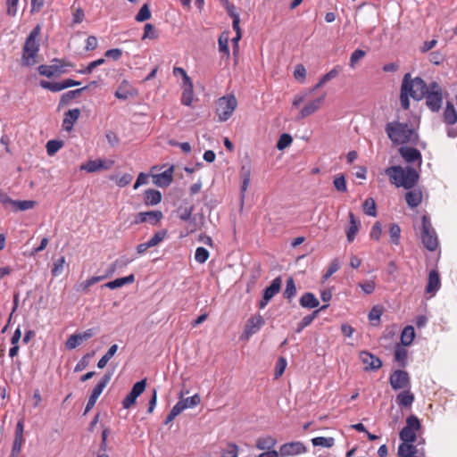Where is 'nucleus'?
<instances>
[{"label":"nucleus","instance_id":"nucleus-1","mask_svg":"<svg viewBox=\"0 0 457 457\" xmlns=\"http://www.w3.org/2000/svg\"><path fill=\"white\" fill-rule=\"evenodd\" d=\"M385 174L388 176L391 184L407 190L414 187L420 179L419 172L410 165L405 168L400 165L390 166L386 169Z\"/></svg>","mask_w":457,"mask_h":457},{"label":"nucleus","instance_id":"nucleus-2","mask_svg":"<svg viewBox=\"0 0 457 457\" xmlns=\"http://www.w3.org/2000/svg\"><path fill=\"white\" fill-rule=\"evenodd\" d=\"M385 130L388 138L394 144H408L411 143L416 145L419 139L418 133L414 129L409 126L406 122H388L385 127Z\"/></svg>","mask_w":457,"mask_h":457},{"label":"nucleus","instance_id":"nucleus-3","mask_svg":"<svg viewBox=\"0 0 457 457\" xmlns=\"http://www.w3.org/2000/svg\"><path fill=\"white\" fill-rule=\"evenodd\" d=\"M420 237L424 247L430 251H436L438 245V237L435 228L432 226L431 220L428 214L421 218V228Z\"/></svg>","mask_w":457,"mask_h":457},{"label":"nucleus","instance_id":"nucleus-4","mask_svg":"<svg viewBox=\"0 0 457 457\" xmlns=\"http://www.w3.org/2000/svg\"><path fill=\"white\" fill-rule=\"evenodd\" d=\"M402 83H406L407 87L411 89L410 96L415 101L422 100L429 87V84H427L422 78L411 79V73L403 76Z\"/></svg>","mask_w":457,"mask_h":457},{"label":"nucleus","instance_id":"nucleus-5","mask_svg":"<svg viewBox=\"0 0 457 457\" xmlns=\"http://www.w3.org/2000/svg\"><path fill=\"white\" fill-rule=\"evenodd\" d=\"M426 99V106L432 112H438L442 108L443 104V88L436 81H432L429 83V87L426 96H424Z\"/></svg>","mask_w":457,"mask_h":457},{"label":"nucleus","instance_id":"nucleus-6","mask_svg":"<svg viewBox=\"0 0 457 457\" xmlns=\"http://www.w3.org/2000/svg\"><path fill=\"white\" fill-rule=\"evenodd\" d=\"M237 101L234 95H228L219 98L216 104V114L219 117V121L228 120L237 108Z\"/></svg>","mask_w":457,"mask_h":457},{"label":"nucleus","instance_id":"nucleus-7","mask_svg":"<svg viewBox=\"0 0 457 457\" xmlns=\"http://www.w3.org/2000/svg\"><path fill=\"white\" fill-rule=\"evenodd\" d=\"M421 428L419 418L411 414L406 419V425L399 433V437L403 443H414L417 439L416 432Z\"/></svg>","mask_w":457,"mask_h":457},{"label":"nucleus","instance_id":"nucleus-8","mask_svg":"<svg viewBox=\"0 0 457 457\" xmlns=\"http://www.w3.org/2000/svg\"><path fill=\"white\" fill-rule=\"evenodd\" d=\"M40 45L37 39L26 38L21 54V65L32 66L37 62L36 57L39 51Z\"/></svg>","mask_w":457,"mask_h":457},{"label":"nucleus","instance_id":"nucleus-9","mask_svg":"<svg viewBox=\"0 0 457 457\" xmlns=\"http://www.w3.org/2000/svg\"><path fill=\"white\" fill-rule=\"evenodd\" d=\"M52 62H54V64L51 65H46L41 64L37 67L38 73L41 76H45L46 78H52L54 75L58 74H63L65 73V70L63 69L64 66H72L71 62H65L64 60L54 58L52 60Z\"/></svg>","mask_w":457,"mask_h":457},{"label":"nucleus","instance_id":"nucleus-10","mask_svg":"<svg viewBox=\"0 0 457 457\" xmlns=\"http://www.w3.org/2000/svg\"><path fill=\"white\" fill-rule=\"evenodd\" d=\"M391 387L395 390L411 388V378L409 373L403 370H395L389 378Z\"/></svg>","mask_w":457,"mask_h":457},{"label":"nucleus","instance_id":"nucleus-11","mask_svg":"<svg viewBox=\"0 0 457 457\" xmlns=\"http://www.w3.org/2000/svg\"><path fill=\"white\" fill-rule=\"evenodd\" d=\"M111 378H112V373L110 371H108L102 377L100 381L94 387V389L88 398L87 403L86 405V408L84 411V415L87 414L95 406L98 397L100 396V395L102 394V392L104 391V389L105 388L107 384L110 382Z\"/></svg>","mask_w":457,"mask_h":457},{"label":"nucleus","instance_id":"nucleus-12","mask_svg":"<svg viewBox=\"0 0 457 457\" xmlns=\"http://www.w3.org/2000/svg\"><path fill=\"white\" fill-rule=\"evenodd\" d=\"M264 324L265 320L261 314L251 317L247 320L240 338L242 340H248L253 335L256 334Z\"/></svg>","mask_w":457,"mask_h":457},{"label":"nucleus","instance_id":"nucleus-13","mask_svg":"<svg viewBox=\"0 0 457 457\" xmlns=\"http://www.w3.org/2000/svg\"><path fill=\"white\" fill-rule=\"evenodd\" d=\"M163 219V213L160 210L140 212L136 214L134 224L149 223L152 226L158 225Z\"/></svg>","mask_w":457,"mask_h":457},{"label":"nucleus","instance_id":"nucleus-14","mask_svg":"<svg viewBox=\"0 0 457 457\" xmlns=\"http://www.w3.org/2000/svg\"><path fill=\"white\" fill-rule=\"evenodd\" d=\"M280 457L297 456L307 452V447L303 442L294 441L283 444L280 448Z\"/></svg>","mask_w":457,"mask_h":457},{"label":"nucleus","instance_id":"nucleus-15","mask_svg":"<svg viewBox=\"0 0 457 457\" xmlns=\"http://www.w3.org/2000/svg\"><path fill=\"white\" fill-rule=\"evenodd\" d=\"M146 387V378L141 379L134 384L132 389L122 401V406L124 409H129L134 405L139 395L143 394Z\"/></svg>","mask_w":457,"mask_h":457},{"label":"nucleus","instance_id":"nucleus-16","mask_svg":"<svg viewBox=\"0 0 457 457\" xmlns=\"http://www.w3.org/2000/svg\"><path fill=\"white\" fill-rule=\"evenodd\" d=\"M359 355L361 362L365 365V371L378 370L382 367V361L373 353L368 351H361Z\"/></svg>","mask_w":457,"mask_h":457},{"label":"nucleus","instance_id":"nucleus-17","mask_svg":"<svg viewBox=\"0 0 457 457\" xmlns=\"http://www.w3.org/2000/svg\"><path fill=\"white\" fill-rule=\"evenodd\" d=\"M399 154L402 158L408 163L418 162L419 166H420L422 163L421 153L414 147L401 146L399 148Z\"/></svg>","mask_w":457,"mask_h":457},{"label":"nucleus","instance_id":"nucleus-18","mask_svg":"<svg viewBox=\"0 0 457 457\" xmlns=\"http://www.w3.org/2000/svg\"><path fill=\"white\" fill-rule=\"evenodd\" d=\"M325 101V96L315 98L314 100L309 102L300 111L297 120L304 119L315 112H317Z\"/></svg>","mask_w":457,"mask_h":457},{"label":"nucleus","instance_id":"nucleus-19","mask_svg":"<svg viewBox=\"0 0 457 457\" xmlns=\"http://www.w3.org/2000/svg\"><path fill=\"white\" fill-rule=\"evenodd\" d=\"M251 171H252L251 161L247 160L242 164L241 169H240V178H241L240 191L243 195H245V193L247 190V187L249 186L250 179H251Z\"/></svg>","mask_w":457,"mask_h":457},{"label":"nucleus","instance_id":"nucleus-20","mask_svg":"<svg viewBox=\"0 0 457 457\" xmlns=\"http://www.w3.org/2000/svg\"><path fill=\"white\" fill-rule=\"evenodd\" d=\"M154 183L161 187L170 186L173 180V166L170 167L162 173L154 175Z\"/></svg>","mask_w":457,"mask_h":457},{"label":"nucleus","instance_id":"nucleus-21","mask_svg":"<svg viewBox=\"0 0 457 457\" xmlns=\"http://www.w3.org/2000/svg\"><path fill=\"white\" fill-rule=\"evenodd\" d=\"M162 198V193L154 188L145 190L143 194L144 204L146 206H154L161 203Z\"/></svg>","mask_w":457,"mask_h":457},{"label":"nucleus","instance_id":"nucleus-22","mask_svg":"<svg viewBox=\"0 0 457 457\" xmlns=\"http://www.w3.org/2000/svg\"><path fill=\"white\" fill-rule=\"evenodd\" d=\"M441 287L440 276L437 270H432L428 274V284L426 286L427 294H435Z\"/></svg>","mask_w":457,"mask_h":457},{"label":"nucleus","instance_id":"nucleus-23","mask_svg":"<svg viewBox=\"0 0 457 457\" xmlns=\"http://www.w3.org/2000/svg\"><path fill=\"white\" fill-rule=\"evenodd\" d=\"M80 115V110L79 108L69 110L64 113V119L62 121V128L66 131H71L73 129L74 122L79 119Z\"/></svg>","mask_w":457,"mask_h":457},{"label":"nucleus","instance_id":"nucleus-24","mask_svg":"<svg viewBox=\"0 0 457 457\" xmlns=\"http://www.w3.org/2000/svg\"><path fill=\"white\" fill-rule=\"evenodd\" d=\"M415 401V395L410 388L400 392L396 395V403L402 408H410Z\"/></svg>","mask_w":457,"mask_h":457},{"label":"nucleus","instance_id":"nucleus-25","mask_svg":"<svg viewBox=\"0 0 457 457\" xmlns=\"http://www.w3.org/2000/svg\"><path fill=\"white\" fill-rule=\"evenodd\" d=\"M443 121L447 126H453L457 122V111L452 102L447 101L443 112Z\"/></svg>","mask_w":457,"mask_h":457},{"label":"nucleus","instance_id":"nucleus-26","mask_svg":"<svg viewBox=\"0 0 457 457\" xmlns=\"http://www.w3.org/2000/svg\"><path fill=\"white\" fill-rule=\"evenodd\" d=\"M419 449L413 443H402L398 446V457H418Z\"/></svg>","mask_w":457,"mask_h":457},{"label":"nucleus","instance_id":"nucleus-27","mask_svg":"<svg viewBox=\"0 0 457 457\" xmlns=\"http://www.w3.org/2000/svg\"><path fill=\"white\" fill-rule=\"evenodd\" d=\"M137 95L135 88L126 80H124L119 88L116 90V98L119 99H129Z\"/></svg>","mask_w":457,"mask_h":457},{"label":"nucleus","instance_id":"nucleus-28","mask_svg":"<svg viewBox=\"0 0 457 457\" xmlns=\"http://www.w3.org/2000/svg\"><path fill=\"white\" fill-rule=\"evenodd\" d=\"M299 303L303 308L314 309L320 305V301L312 292H305L299 299Z\"/></svg>","mask_w":457,"mask_h":457},{"label":"nucleus","instance_id":"nucleus-29","mask_svg":"<svg viewBox=\"0 0 457 457\" xmlns=\"http://www.w3.org/2000/svg\"><path fill=\"white\" fill-rule=\"evenodd\" d=\"M281 286H282L281 277L275 278L271 281L270 285L269 287H265L262 292V295L265 296V300L267 298L271 300L273 298V296L280 291Z\"/></svg>","mask_w":457,"mask_h":457},{"label":"nucleus","instance_id":"nucleus-30","mask_svg":"<svg viewBox=\"0 0 457 457\" xmlns=\"http://www.w3.org/2000/svg\"><path fill=\"white\" fill-rule=\"evenodd\" d=\"M350 226L346 230L347 241L349 243L354 240L355 235L359 230L360 222L356 220L355 215L353 212H349L348 214Z\"/></svg>","mask_w":457,"mask_h":457},{"label":"nucleus","instance_id":"nucleus-31","mask_svg":"<svg viewBox=\"0 0 457 457\" xmlns=\"http://www.w3.org/2000/svg\"><path fill=\"white\" fill-rule=\"evenodd\" d=\"M277 443L278 441L275 437L271 436H267L263 437H259L256 440L255 447L262 451L273 450Z\"/></svg>","mask_w":457,"mask_h":457},{"label":"nucleus","instance_id":"nucleus-32","mask_svg":"<svg viewBox=\"0 0 457 457\" xmlns=\"http://www.w3.org/2000/svg\"><path fill=\"white\" fill-rule=\"evenodd\" d=\"M88 88V86H85L83 87L75 89V90H70L61 96L60 102H59V108L62 106H64L69 104V102L78 96H79L82 92L87 90Z\"/></svg>","mask_w":457,"mask_h":457},{"label":"nucleus","instance_id":"nucleus-33","mask_svg":"<svg viewBox=\"0 0 457 457\" xmlns=\"http://www.w3.org/2000/svg\"><path fill=\"white\" fill-rule=\"evenodd\" d=\"M405 200L411 208H415L422 202V193L419 189L408 191L405 194Z\"/></svg>","mask_w":457,"mask_h":457},{"label":"nucleus","instance_id":"nucleus-34","mask_svg":"<svg viewBox=\"0 0 457 457\" xmlns=\"http://www.w3.org/2000/svg\"><path fill=\"white\" fill-rule=\"evenodd\" d=\"M195 209V206L194 205H191L189 207H182L180 206L178 210L179 212V218L181 220H184V221H190V223H193V228H191V232H193L195 230V218H192V212Z\"/></svg>","mask_w":457,"mask_h":457},{"label":"nucleus","instance_id":"nucleus-35","mask_svg":"<svg viewBox=\"0 0 457 457\" xmlns=\"http://www.w3.org/2000/svg\"><path fill=\"white\" fill-rule=\"evenodd\" d=\"M228 35L226 32H222L220 36L219 37V51L221 54L222 59H228L229 58V47H228Z\"/></svg>","mask_w":457,"mask_h":457},{"label":"nucleus","instance_id":"nucleus-36","mask_svg":"<svg viewBox=\"0 0 457 457\" xmlns=\"http://www.w3.org/2000/svg\"><path fill=\"white\" fill-rule=\"evenodd\" d=\"M415 338L414 328L411 325L406 326L401 334V345L403 346H409L412 344Z\"/></svg>","mask_w":457,"mask_h":457},{"label":"nucleus","instance_id":"nucleus-37","mask_svg":"<svg viewBox=\"0 0 457 457\" xmlns=\"http://www.w3.org/2000/svg\"><path fill=\"white\" fill-rule=\"evenodd\" d=\"M408 352L401 345L397 344L395 348V360L398 362L401 368H405L407 365Z\"/></svg>","mask_w":457,"mask_h":457},{"label":"nucleus","instance_id":"nucleus-38","mask_svg":"<svg viewBox=\"0 0 457 457\" xmlns=\"http://www.w3.org/2000/svg\"><path fill=\"white\" fill-rule=\"evenodd\" d=\"M296 286L292 277H289L287 280L286 289L283 293L284 297L290 303L296 295Z\"/></svg>","mask_w":457,"mask_h":457},{"label":"nucleus","instance_id":"nucleus-39","mask_svg":"<svg viewBox=\"0 0 457 457\" xmlns=\"http://www.w3.org/2000/svg\"><path fill=\"white\" fill-rule=\"evenodd\" d=\"M183 391L179 394V402L182 403L186 409L194 408L201 403V398L198 394H195L193 396L183 398Z\"/></svg>","mask_w":457,"mask_h":457},{"label":"nucleus","instance_id":"nucleus-40","mask_svg":"<svg viewBox=\"0 0 457 457\" xmlns=\"http://www.w3.org/2000/svg\"><path fill=\"white\" fill-rule=\"evenodd\" d=\"M410 88L407 87L406 83H402L400 91L401 106L404 110L410 109Z\"/></svg>","mask_w":457,"mask_h":457},{"label":"nucleus","instance_id":"nucleus-41","mask_svg":"<svg viewBox=\"0 0 457 457\" xmlns=\"http://www.w3.org/2000/svg\"><path fill=\"white\" fill-rule=\"evenodd\" d=\"M312 443L313 446L330 448L334 445L335 439L333 437L317 436L312 439Z\"/></svg>","mask_w":457,"mask_h":457},{"label":"nucleus","instance_id":"nucleus-42","mask_svg":"<svg viewBox=\"0 0 457 457\" xmlns=\"http://www.w3.org/2000/svg\"><path fill=\"white\" fill-rule=\"evenodd\" d=\"M63 146V141L52 139L46 143V153L48 155H54Z\"/></svg>","mask_w":457,"mask_h":457},{"label":"nucleus","instance_id":"nucleus-43","mask_svg":"<svg viewBox=\"0 0 457 457\" xmlns=\"http://www.w3.org/2000/svg\"><path fill=\"white\" fill-rule=\"evenodd\" d=\"M167 230L166 229H161L154 233V235L145 243L148 245L149 248L154 247L160 244L166 237H167Z\"/></svg>","mask_w":457,"mask_h":457},{"label":"nucleus","instance_id":"nucleus-44","mask_svg":"<svg viewBox=\"0 0 457 457\" xmlns=\"http://www.w3.org/2000/svg\"><path fill=\"white\" fill-rule=\"evenodd\" d=\"M362 208L366 215L371 217L377 216L376 203L373 198H367L362 204Z\"/></svg>","mask_w":457,"mask_h":457},{"label":"nucleus","instance_id":"nucleus-45","mask_svg":"<svg viewBox=\"0 0 457 457\" xmlns=\"http://www.w3.org/2000/svg\"><path fill=\"white\" fill-rule=\"evenodd\" d=\"M95 355V351H92L91 353H86L82 358L78 361L74 368L75 372H79L84 370L90 362L91 358Z\"/></svg>","mask_w":457,"mask_h":457},{"label":"nucleus","instance_id":"nucleus-46","mask_svg":"<svg viewBox=\"0 0 457 457\" xmlns=\"http://www.w3.org/2000/svg\"><path fill=\"white\" fill-rule=\"evenodd\" d=\"M317 318V312H312L311 314L304 316L302 320L297 324L296 333H301L306 327Z\"/></svg>","mask_w":457,"mask_h":457},{"label":"nucleus","instance_id":"nucleus-47","mask_svg":"<svg viewBox=\"0 0 457 457\" xmlns=\"http://www.w3.org/2000/svg\"><path fill=\"white\" fill-rule=\"evenodd\" d=\"M36 205V202L32 200H16L12 212L27 211L32 209Z\"/></svg>","mask_w":457,"mask_h":457},{"label":"nucleus","instance_id":"nucleus-48","mask_svg":"<svg viewBox=\"0 0 457 457\" xmlns=\"http://www.w3.org/2000/svg\"><path fill=\"white\" fill-rule=\"evenodd\" d=\"M113 270H114V263H112L109 266L107 273L104 276H96V277H92V278L87 279L84 282V288H88L89 287L95 285L96 283L103 280L104 278L109 276L110 272H112Z\"/></svg>","mask_w":457,"mask_h":457},{"label":"nucleus","instance_id":"nucleus-49","mask_svg":"<svg viewBox=\"0 0 457 457\" xmlns=\"http://www.w3.org/2000/svg\"><path fill=\"white\" fill-rule=\"evenodd\" d=\"M292 141H293V138L290 134L283 133L279 137L276 146L278 150L282 151V150L286 149L287 147H288L292 144Z\"/></svg>","mask_w":457,"mask_h":457},{"label":"nucleus","instance_id":"nucleus-50","mask_svg":"<svg viewBox=\"0 0 457 457\" xmlns=\"http://www.w3.org/2000/svg\"><path fill=\"white\" fill-rule=\"evenodd\" d=\"M209 256H210V253L206 248H204L203 246H199L196 248L195 253V260L198 263H200V264L204 263L208 260Z\"/></svg>","mask_w":457,"mask_h":457},{"label":"nucleus","instance_id":"nucleus-51","mask_svg":"<svg viewBox=\"0 0 457 457\" xmlns=\"http://www.w3.org/2000/svg\"><path fill=\"white\" fill-rule=\"evenodd\" d=\"M158 37V32L154 26L151 23H146L144 26V34L142 36V40L149 38V39H156Z\"/></svg>","mask_w":457,"mask_h":457},{"label":"nucleus","instance_id":"nucleus-52","mask_svg":"<svg viewBox=\"0 0 457 457\" xmlns=\"http://www.w3.org/2000/svg\"><path fill=\"white\" fill-rule=\"evenodd\" d=\"M151 17V12L147 4H143L139 12L137 13L135 19L137 21L142 22L149 20Z\"/></svg>","mask_w":457,"mask_h":457},{"label":"nucleus","instance_id":"nucleus-53","mask_svg":"<svg viewBox=\"0 0 457 457\" xmlns=\"http://www.w3.org/2000/svg\"><path fill=\"white\" fill-rule=\"evenodd\" d=\"M389 234H390L391 242L397 245L399 244L400 234H401L400 226L396 223H392L390 226V228H389Z\"/></svg>","mask_w":457,"mask_h":457},{"label":"nucleus","instance_id":"nucleus-54","mask_svg":"<svg viewBox=\"0 0 457 457\" xmlns=\"http://www.w3.org/2000/svg\"><path fill=\"white\" fill-rule=\"evenodd\" d=\"M39 85L45 88L48 89L52 92H59L63 90L62 82H50L46 80H40Z\"/></svg>","mask_w":457,"mask_h":457},{"label":"nucleus","instance_id":"nucleus-55","mask_svg":"<svg viewBox=\"0 0 457 457\" xmlns=\"http://www.w3.org/2000/svg\"><path fill=\"white\" fill-rule=\"evenodd\" d=\"M238 446L234 443L228 444L226 449L221 451V457H237Z\"/></svg>","mask_w":457,"mask_h":457},{"label":"nucleus","instance_id":"nucleus-56","mask_svg":"<svg viewBox=\"0 0 457 457\" xmlns=\"http://www.w3.org/2000/svg\"><path fill=\"white\" fill-rule=\"evenodd\" d=\"M82 340L79 334H73L69 337L65 343V346L69 350L75 349L77 346H79L80 344H82Z\"/></svg>","mask_w":457,"mask_h":457},{"label":"nucleus","instance_id":"nucleus-57","mask_svg":"<svg viewBox=\"0 0 457 457\" xmlns=\"http://www.w3.org/2000/svg\"><path fill=\"white\" fill-rule=\"evenodd\" d=\"M114 356V345H111L106 353L97 362L99 369H104L107 362Z\"/></svg>","mask_w":457,"mask_h":457},{"label":"nucleus","instance_id":"nucleus-58","mask_svg":"<svg viewBox=\"0 0 457 457\" xmlns=\"http://www.w3.org/2000/svg\"><path fill=\"white\" fill-rule=\"evenodd\" d=\"M366 55V52L361 49H356L350 56V67L354 68L355 65Z\"/></svg>","mask_w":457,"mask_h":457},{"label":"nucleus","instance_id":"nucleus-59","mask_svg":"<svg viewBox=\"0 0 457 457\" xmlns=\"http://www.w3.org/2000/svg\"><path fill=\"white\" fill-rule=\"evenodd\" d=\"M382 315V310L378 307H373L369 312L368 318L373 326L378 324L380 317Z\"/></svg>","mask_w":457,"mask_h":457},{"label":"nucleus","instance_id":"nucleus-60","mask_svg":"<svg viewBox=\"0 0 457 457\" xmlns=\"http://www.w3.org/2000/svg\"><path fill=\"white\" fill-rule=\"evenodd\" d=\"M335 188L339 192H346L347 187H346V180L345 177L343 174L338 175L334 179L333 181Z\"/></svg>","mask_w":457,"mask_h":457},{"label":"nucleus","instance_id":"nucleus-61","mask_svg":"<svg viewBox=\"0 0 457 457\" xmlns=\"http://www.w3.org/2000/svg\"><path fill=\"white\" fill-rule=\"evenodd\" d=\"M194 98V90L193 88L187 87L184 88L181 96V103L186 106H190Z\"/></svg>","mask_w":457,"mask_h":457},{"label":"nucleus","instance_id":"nucleus-62","mask_svg":"<svg viewBox=\"0 0 457 457\" xmlns=\"http://www.w3.org/2000/svg\"><path fill=\"white\" fill-rule=\"evenodd\" d=\"M105 62V59L100 58L94 62H91L86 68L79 70V72L84 75H87L92 73L95 68L104 64Z\"/></svg>","mask_w":457,"mask_h":457},{"label":"nucleus","instance_id":"nucleus-63","mask_svg":"<svg viewBox=\"0 0 457 457\" xmlns=\"http://www.w3.org/2000/svg\"><path fill=\"white\" fill-rule=\"evenodd\" d=\"M287 360L284 357H279L276 362L274 376L278 378L284 373L287 368Z\"/></svg>","mask_w":457,"mask_h":457},{"label":"nucleus","instance_id":"nucleus-64","mask_svg":"<svg viewBox=\"0 0 457 457\" xmlns=\"http://www.w3.org/2000/svg\"><path fill=\"white\" fill-rule=\"evenodd\" d=\"M15 201L16 200H12L5 192L0 190V203L4 208H10L13 211Z\"/></svg>","mask_w":457,"mask_h":457}]
</instances>
